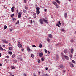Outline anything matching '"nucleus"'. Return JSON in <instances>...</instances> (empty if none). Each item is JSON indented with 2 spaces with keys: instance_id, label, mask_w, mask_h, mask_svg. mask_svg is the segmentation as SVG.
Segmentation results:
<instances>
[{
  "instance_id": "40",
  "label": "nucleus",
  "mask_w": 76,
  "mask_h": 76,
  "mask_svg": "<svg viewBox=\"0 0 76 76\" xmlns=\"http://www.w3.org/2000/svg\"><path fill=\"white\" fill-rule=\"evenodd\" d=\"M13 62L15 63H16V60H13Z\"/></svg>"
},
{
  "instance_id": "25",
  "label": "nucleus",
  "mask_w": 76,
  "mask_h": 76,
  "mask_svg": "<svg viewBox=\"0 0 76 76\" xmlns=\"http://www.w3.org/2000/svg\"><path fill=\"white\" fill-rule=\"evenodd\" d=\"M11 68L12 69H13V70H14V69H15V68L14 67V66H11Z\"/></svg>"
},
{
  "instance_id": "35",
  "label": "nucleus",
  "mask_w": 76,
  "mask_h": 76,
  "mask_svg": "<svg viewBox=\"0 0 76 76\" xmlns=\"http://www.w3.org/2000/svg\"><path fill=\"white\" fill-rule=\"evenodd\" d=\"M44 51H45V53H47V50H46V49H45Z\"/></svg>"
},
{
  "instance_id": "34",
  "label": "nucleus",
  "mask_w": 76,
  "mask_h": 76,
  "mask_svg": "<svg viewBox=\"0 0 76 76\" xmlns=\"http://www.w3.org/2000/svg\"><path fill=\"white\" fill-rule=\"evenodd\" d=\"M39 47L40 48H42V44H41L39 45Z\"/></svg>"
},
{
  "instance_id": "19",
  "label": "nucleus",
  "mask_w": 76,
  "mask_h": 76,
  "mask_svg": "<svg viewBox=\"0 0 76 76\" xmlns=\"http://www.w3.org/2000/svg\"><path fill=\"white\" fill-rule=\"evenodd\" d=\"M31 57H32V58H34V54H31Z\"/></svg>"
},
{
  "instance_id": "52",
  "label": "nucleus",
  "mask_w": 76,
  "mask_h": 76,
  "mask_svg": "<svg viewBox=\"0 0 76 76\" xmlns=\"http://www.w3.org/2000/svg\"><path fill=\"white\" fill-rule=\"evenodd\" d=\"M6 57H7V58H9V56H6Z\"/></svg>"
},
{
  "instance_id": "36",
  "label": "nucleus",
  "mask_w": 76,
  "mask_h": 76,
  "mask_svg": "<svg viewBox=\"0 0 76 76\" xmlns=\"http://www.w3.org/2000/svg\"><path fill=\"white\" fill-rule=\"evenodd\" d=\"M15 16V15L14 14H12L11 15V17H12V18L13 17Z\"/></svg>"
},
{
  "instance_id": "64",
  "label": "nucleus",
  "mask_w": 76,
  "mask_h": 76,
  "mask_svg": "<svg viewBox=\"0 0 76 76\" xmlns=\"http://www.w3.org/2000/svg\"><path fill=\"white\" fill-rule=\"evenodd\" d=\"M3 47H5V45H3Z\"/></svg>"
},
{
  "instance_id": "12",
  "label": "nucleus",
  "mask_w": 76,
  "mask_h": 76,
  "mask_svg": "<svg viewBox=\"0 0 76 76\" xmlns=\"http://www.w3.org/2000/svg\"><path fill=\"white\" fill-rule=\"evenodd\" d=\"M56 58L57 60H58L59 59V57L58 55H56Z\"/></svg>"
},
{
  "instance_id": "53",
  "label": "nucleus",
  "mask_w": 76,
  "mask_h": 76,
  "mask_svg": "<svg viewBox=\"0 0 76 76\" xmlns=\"http://www.w3.org/2000/svg\"><path fill=\"white\" fill-rule=\"evenodd\" d=\"M42 61H44V58H42L41 59Z\"/></svg>"
},
{
  "instance_id": "46",
  "label": "nucleus",
  "mask_w": 76,
  "mask_h": 76,
  "mask_svg": "<svg viewBox=\"0 0 76 76\" xmlns=\"http://www.w3.org/2000/svg\"><path fill=\"white\" fill-rule=\"evenodd\" d=\"M59 44H60V45H62V44H61V43H60V44H58L56 45V46H57L58 45H59Z\"/></svg>"
},
{
  "instance_id": "21",
  "label": "nucleus",
  "mask_w": 76,
  "mask_h": 76,
  "mask_svg": "<svg viewBox=\"0 0 76 76\" xmlns=\"http://www.w3.org/2000/svg\"><path fill=\"white\" fill-rule=\"evenodd\" d=\"M15 56H16V55H15V54H14L12 56V58H14V57H15Z\"/></svg>"
},
{
  "instance_id": "18",
  "label": "nucleus",
  "mask_w": 76,
  "mask_h": 76,
  "mask_svg": "<svg viewBox=\"0 0 76 76\" xmlns=\"http://www.w3.org/2000/svg\"><path fill=\"white\" fill-rule=\"evenodd\" d=\"M71 52L72 54H73V49H71Z\"/></svg>"
},
{
  "instance_id": "43",
  "label": "nucleus",
  "mask_w": 76,
  "mask_h": 76,
  "mask_svg": "<svg viewBox=\"0 0 76 76\" xmlns=\"http://www.w3.org/2000/svg\"><path fill=\"white\" fill-rule=\"evenodd\" d=\"M69 57L70 58H72V55L71 54L69 55Z\"/></svg>"
},
{
  "instance_id": "59",
  "label": "nucleus",
  "mask_w": 76,
  "mask_h": 76,
  "mask_svg": "<svg viewBox=\"0 0 76 76\" xmlns=\"http://www.w3.org/2000/svg\"><path fill=\"white\" fill-rule=\"evenodd\" d=\"M30 22H31V24L32 23V20H31Z\"/></svg>"
},
{
  "instance_id": "27",
  "label": "nucleus",
  "mask_w": 76,
  "mask_h": 76,
  "mask_svg": "<svg viewBox=\"0 0 76 76\" xmlns=\"http://www.w3.org/2000/svg\"><path fill=\"white\" fill-rule=\"evenodd\" d=\"M56 26H57L58 27H60V25L58 24H56Z\"/></svg>"
},
{
  "instance_id": "23",
  "label": "nucleus",
  "mask_w": 76,
  "mask_h": 76,
  "mask_svg": "<svg viewBox=\"0 0 76 76\" xmlns=\"http://www.w3.org/2000/svg\"><path fill=\"white\" fill-rule=\"evenodd\" d=\"M64 53L65 54L67 53V50H64Z\"/></svg>"
},
{
  "instance_id": "29",
  "label": "nucleus",
  "mask_w": 76,
  "mask_h": 76,
  "mask_svg": "<svg viewBox=\"0 0 76 76\" xmlns=\"http://www.w3.org/2000/svg\"><path fill=\"white\" fill-rule=\"evenodd\" d=\"M58 23H59V25H60L61 26V23H60V21H59L58 22Z\"/></svg>"
},
{
  "instance_id": "31",
  "label": "nucleus",
  "mask_w": 76,
  "mask_h": 76,
  "mask_svg": "<svg viewBox=\"0 0 76 76\" xmlns=\"http://www.w3.org/2000/svg\"><path fill=\"white\" fill-rule=\"evenodd\" d=\"M19 20H18V21H17V22L16 23V24H19Z\"/></svg>"
},
{
  "instance_id": "13",
  "label": "nucleus",
  "mask_w": 76,
  "mask_h": 76,
  "mask_svg": "<svg viewBox=\"0 0 76 76\" xmlns=\"http://www.w3.org/2000/svg\"><path fill=\"white\" fill-rule=\"evenodd\" d=\"M40 9V8L39 7H37L36 8V10H39Z\"/></svg>"
},
{
  "instance_id": "56",
  "label": "nucleus",
  "mask_w": 76,
  "mask_h": 76,
  "mask_svg": "<svg viewBox=\"0 0 76 76\" xmlns=\"http://www.w3.org/2000/svg\"><path fill=\"white\" fill-rule=\"evenodd\" d=\"M48 54H50V51H48Z\"/></svg>"
},
{
  "instance_id": "7",
  "label": "nucleus",
  "mask_w": 76,
  "mask_h": 76,
  "mask_svg": "<svg viewBox=\"0 0 76 76\" xmlns=\"http://www.w3.org/2000/svg\"><path fill=\"white\" fill-rule=\"evenodd\" d=\"M39 57H42L43 56V53L42 52L40 53L39 55Z\"/></svg>"
},
{
  "instance_id": "61",
  "label": "nucleus",
  "mask_w": 76,
  "mask_h": 76,
  "mask_svg": "<svg viewBox=\"0 0 76 76\" xmlns=\"http://www.w3.org/2000/svg\"><path fill=\"white\" fill-rule=\"evenodd\" d=\"M48 68H46L45 69V70H48Z\"/></svg>"
},
{
  "instance_id": "58",
  "label": "nucleus",
  "mask_w": 76,
  "mask_h": 76,
  "mask_svg": "<svg viewBox=\"0 0 76 76\" xmlns=\"http://www.w3.org/2000/svg\"><path fill=\"white\" fill-rule=\"evenodd\" d=\"M23 75H24V76H26V74L24 73Z\"/></svg>"
},
{
  "instance_id": "5",
  "label": "nucleus",
  "mask_w": 76,
  "mask_h": 76,
  "mask_svg": "<svg viewBox=\"0 0 76 76\" xmlns=\"http://www.w3.org/2000/svg\"><path fill=\"white\" fill-rule=\"evenodd\" d=\"M64 66L62 65H59V67L61 69H64Z\"/></svg>"
},
{
  "instance_id": "50",
  "label": "nucleus",
  "mask_w": 76,
  "mask_h": 76,
  "mask_svg": "<svg viewBox=\"0 0 76 76\" xmlns=\"http://www.w3.org/2000/svg\"><path fill=\"white\" fill-rule=\"evenodd\" d=\"M0 48L1 50V51H3V48H2L1 47Z\"/></svg>"
},
{
  "instance_id": "62",
  "label": "nucleus",
  "mask_w": 76,
  "mask_h": 76,
  "mask_svg": "<svg viewBox=\"0 0 76 76\" xmlns=\"http://www.w3.org/2000/svg\"><path fill=\"white\" fill-rule=\"evenodd\" d=\"M24 3H26V1H24Z\"/></svg>"
},
{
  "instance_id": "42",
  "label": "nucleus",
  "mask_w": 76,
  "mask_h": 76,
  "mask_svg": "<svg viewBox=\"0 0 76 76\" xmlns=\"http://www.w3.org/2000/svg\"><path fill=\"white\" fill-rule=\"evenodd\" d=\"M12 20H14L15 21V20H16V18H12Z\"/></svg>"
},
{
  "instance_id": "33",
  "label": "nucleus",
  "mask_w": 76,
  "mask_h": 76,
  "mask_svg": "<svg viewBox=\"0 0 76 76\" xmlns=\"http://www.w3.org/2000/svg\"><path fill=\"white\" fill-rule=\"evenodd\" d=\"M6 28H7V26L6 25H5L4 26V29H6Z\"/></svg>"
},
{
  "instance_id": "16",
  "label": "nucleus",
  "mask_w": 76,
  "mask_h": 76,
  "mask_svg": "<svg viewBox=\"0 0 76 76\" xmlns=\"http://www.w3.org/2000/svg\"><path fill=\"white\" fill-rule=\"evenodd\" d=\"M3 41L5 43H7L8 42L6 40H3Z\"/></svg>"
},
{
  "instance_id": "54",
  "label": "nucleus",
  "mask_w": 76,
  "mask_h": 76,
  "mask_svg": "<svg viewBox=\"0 0 76 76\" xmlns=\"http://www.w3.org/2000/svg\"><path fill=\"white\" fill-rule=\"evenodd\" d=\"M44 11H45V12H47V9H45Z\"/></svg>"
},
{
  "instance_id": "26",
  "label": "nucleus",
  "mask_w": 76,
  "mask_h": 76,
  "mask_svg": "<svg viewBox=\"0 0 76 76\" xmlns=\"http://www.w3.org/2000/svg\"><path fill=\"white\" fill-rule=\"evenodd\" d=\"M9 49L10 50H11V51L12 50V48L10 47H9Z\"/></svg>"
},
{
  "instance_id": "41",
  "label": "nucleus",
  "mask_w": 76,
  "mask_h": 76,
  "mask_svg": "<svg viewBox=\"0 0 76 76\" xmlns=\"http://www.w3.org/2000/svg\"><path fill=\"white\" fill-rule=\"evenodd\" d=\"M16 13H19V12L18 11V10H16Z\"/></svg>"
},
{
  "instance_id": "44",
  "label": "nucleus",
  "mask_w": 76,
  "mask_h": 76,
  "mask_svg": "<svg viewBox=\"0 0 76 76\" xmlns=\"http://www.w3.org/2000/svg\"><path fill=\"white\" fill-rule=\"evenodd\" d=\"M61 31H63V32H64V31H65L64 30V29H61Z\"/></svg>"
},
{
  "instance_id": "2",
  "label": "nucleus",
  "mask_w": 76,
  "mask_h": 76,
  "mask_svg": "<svg viewBox=\"0 0 76 76\" xmlns=\"http://www.w3.org/2000/svg\"><path fill=\"white\" fill-rule=\"evenodd\" d=\"M18 47L20 48H21L22 47V45H21V44H20V43L19 42H18Z\"/></svg>"
},
{
  "instance_id": "4",
  "label": "nucleus",
  "mask_w": 76,
  "mask_h": 76,
  "mask_svg": "<svg viewBox=\"0 0 76 76\" xmlns=\"http://www.w3.org/2000/svg\"><path fill=\"white\" fill-rule=\"evenodd\" d=\"M42 20L43 22H45V23H47V24H48V22H47V20H45V19L44 18H43Z\"/></svg>"
},
{
  "instance_id": "32",
  "label": "nucleus",
  "mask_w": 76,
  "mask_h": 76,
  "mask_svg": "<svg viewBox=\"0 0 76 76\" xmlns=\"http://www.w3.org/2000/svg\"><path fill=\"white\" fill-rule=\"evenodd\" d=\"M56 1L57 3H60V1H59L58 0H56Z\"/></svg>"
},
{
  "instance_id": "3",
  "label": "nucleus",
  "mask_w": 76,
  "mask_h": 76,
  "mask_svg": "<svg viewBox=\"0 0 76 76\" xmlns=\"http://www.w3.org/2000/svg\"><path fill=\"white\" fill-rule=\"evenodd\" d=\"M39 22L40 23L41 25H42L43 24V21L42 20V19H39Z\"/></svg>"
},
{
  "instance_id": "63",
  "label": "nucleus",
  "mask_w": 76,
  "mask_h": 76,
  "mask_svg": "<svg viewBox=\"0 0 76 76\" xmlns=\"http://www.w3.org/2000/svg\"><path fill=\"white\" fill-rule=\"evenodd\" d=\"M21 50H22V51H23L24 50V49H22Z\"/></svg>"
},
{
  "instance_id": "11",
  "label": "nucleus",
  "mask_w": 76,
  "mask_h": 76,
  "mask_svg": "<svg viewBox=\"0 0 76 76\" xmlns=\"http://www.w3.org/2000/svg\"><path fill=\"white\" fill-rule=\"evenodd\" d=\"M64 16L65 18H67V13H65L64 14Z\"/></svg>"
},
{
  "instance_id": "15",
  "label": "nucleus",
  "mask_w": 76,
  "mask_h": 76,
  "mask_svg": "<svg viewBox=\"0 0 76 76\" xmlns=\"http://www.w3.org/2000/svg\"><path fill=\"white\" fill-rule=\"evenodd\" d=\"M24 8L26 10H28V7L25 6L24 7Z\"/></svg>"
},
{
  "instance_id": "39",
  "label": "nucleus",
  "mask_w": 76,
  "mask_h": 76,
  "mask_svg": "<svg viewBox=\"0 0 76 76\" xmlns=\"http://www.w3.org/2000/svg\"><path fill=\"white\" fill-rule=\"evenodd\" d=\"M9 54L11 55H12V53L11 52H9Z\"/></svg>"
},
{
  "instance_id": "28",
  "label": "nucleus",
  "mask_w": 76,
  "mask_h": 76,
  "mask_svg": "<svg viewBox=\"0 0 76 76\" xmlns=\"http://www.w3.org/2000/svg\"><path fill=\"white\" fill-rule=\"evenodd\" d=\"M32 46L33 47H35V48H37V46H36L35 45H32Z\"/></svg>"
},
{
  "instance_id": "8",
  "label": "nucleus",
  "mask_w": 76,
  "mask_h": 76,
  "mask_svg": "<svg viewBox=\"0 0 76 76\" xmlns=\"http://www.w3.org/2000/svg\"><path fill=\"white\" fill-rule=\"evenodd\" d=\"M48 38H52V35L51 34H48Z\"/></svg>"
},
{
  "instance_id": "14",
  "label": "nucleus",
  "mask_w": 76,
  "mask_h": 76,
  "mask_svg": "<svg viewBox=\"0 0 76 76\" xmlns=\"http://www.w3.org/2000/svg\"><path fill=\"white\" fill-rule=\"evenodd\" d=\"M52 3H53V4H54L55 6H56V5H57V3L55 2H53Z\"/></svg>"
},
{
  "instance_id": "10",
  "label": "nucleus",
  "mask_w": 76,
  "mask_h": 76,
  "mask_svg": "<svg viewBox=\"0 0 76 76\" xmlns=\"http://www.w3.org/2000/svg\"><path fill=\"white\" fill-rule=\"evenodd\" d=\"M11 11L12 13L14 12V7H12L11 8Z\"/></svg>"
},
{
  "instance_id": "37",
  "label": "nucleus",
  "mask_w": 76,
  "mask_h": 76,
  "mask_svg": "<svg viewBox=\"0 0 76 76\" xmlns=\"http://www.w3.org/2000/svg\"><path fill=\"white\" fill-rule=\"evenodd\" d=\"M38 62L39 63H41V61H40L39 59H38Z\"/></svg>"
},
{
  "instance_id": "38",
  "label": "nucleus",
  "mask_w": 76,
  "mask_h": 76,
  "mask_svg": "<svg viewBox=\"0 0 76 76\" xmlns=\"http://www.w3.org/2000/svg\"><path fill=\"white\" fill-rule=\"evenodd\" d=\"M55 6H56V9H57V8H58V6L57 5Z\"/></svg>"
},
{
  "instance_id": "30",
  "label": "nucleus",
  "mask_w": 76,
  "mask_h": 76,
  "mask_svg": "<svg viewBox=\"0 0 76 76\" xmlns=\"http://www.w3.org/2000/svg\"><path fill=\"white\" fill-rule=\"evenodd\" d=\"M23 12H24V13H26V10H23Z\"/></svg>"
},
{
  "instance_id": "51",
  "label": "nucleus",
  "mask_w": 76,
  "mask_h": 76,
  "mask_svg": "<svg viewBox=\"0 0 76 76\" xmlns=\"http://www.w3.org/2000/svg\"><path fill=\"white\" fill-rule=\"evenodd\" d=\"M62 25H63V26H64V23L63 22L62 23Z\"/></svg>"
},
{
  "instance_id": "45",
  "label": "nucleus",
  "mask_w": 76,
  "mask_h": 76,
  "mask_svg": "<svg viewBox=\"0 0 76 76\" xmlns=\"http://www.w3.org/2000/svg\"><path fill=\"white\" fill-rule=\"evenodd\" d=\"M33 17H34V18H36L37 17V16H36V15H34Z\"/></svg>"
},
{
  "instance_id": "6",
  "label": "nucleus",
  "mask_w": 76,
  "mask_h": 76,
  "mask_svg": "<svg viewBox=\"0 0 76 76\" xmlns=\"http://www.w3.org/2000/svg\"><path fill=\"white\" fill-rule=\"evenodd\" d=\"M36 14L37 15H39V14L40 13V11H39V10H36Z\"/></svg>"
},
{
  "instance_id": "9",
  "label": "nucleus",
  "mask_w": 76,
  "mask_h": 76,
  "mask_svg": "<svg viewBox=\"0 0 76 76\" xmlns=\"http://www.w3.org/2000/svg\"><path fill=\"white\" fill-rule=\"evenodd\" d=\"M64 56L65 58H66V60H69V57L67 56L66 55H64Z\"/></svg>"
},
{
  "instance_id": "48",
  "label": "nucleus",
  "mask_w": 76,
  "mask_h": 76,
  "mask_svg": "<svg viewBox=\"0 0 76 76\" xmlns=\"http://www.w3.org/2000/svg\"><path fill=\"white\" fill-rule=\"evenodd\" d=\"M62 73H65V71H64V70H62Z\"/></svg>"
},
{
  "instance_id": "60",
  "label": "nucleus",
  "mask_w": 76,
  "mask_h": 76,
  "mask_svg": "<svg viewBox=\"0 0 76 76\" xmlns=\"http://www.w3.org/2000/svg\"><path fill=\"white\" fill-rule=\"evenodd\" d=\"M19 59H20V60H22V58H21V57L19 58Z\"/></svg>"
},
{
  "instance_id": "49",
  "label": "nucleus",
  "mask_w": 76,
  "mask_h": 76,
  "mask_svg": "<svg viewBox=\"0 0 76 76\" xmlns=\"http://www.w3.org/2000/svg\"><path fill=\"white\" fill-rule=\"evenodd\" d=\"M33 13L34 15H36V13H35L34 12H33Z\"/></svg>"
},
{
  "instance_id": "1",
  "label": "nucleus",
  "mask_w": 76,
  "mask_h": 76,
  "mask_svg": "<svg viewBox=\"0 0 76 76\" xmlns=\"http://www.w3.org/2000/svg\"><path fill=\"white\" fill-rule=\"evenodd\" d=\"M22 12H19L18 13V17L19 18H20L21 17V15H22Z\"/></svg>"
},
{
  "instance_id": "17",
  "label": "nucleus",
  "mask_w": 76,
  "mask_h": 76,
  "mask_svg": "<svg viewBox=\"0 0 76 76\" xmlns=\"http://www.w3.org/2000/svg\"><path fill=\"white\" fill-rule=\"evenodd\" d=\"M70 66L72 67H74V66H73V63H70Z\"/></svg>"
},
{
  "instance_id": "57",
  "label": "nucleus",
  "mask_w": 76,
  "mask_h": 76,
  "mask_svg": "<svg viewBox=\"0 0 76 76\" xmlns=\"http://www.w3.org/2000/svg\"><path fill=\"white\" fill-rule=\"evenodd\" d=\"M1 66H2V64H0V67H1Z\"/></svg>"
},
{
  "instance_id": "24",
  "label": "nucleus",
  "mask_w": 76,
  "mask_h": 76,
  "mask_svg": "<svg viewBox=\"0 0 76 76\" xmlns=\"http://www.w3.org/2000/svg\"><path fill=\"white\" fill-rule=\"evenodd\" d=\"M47 41H48V42H50V39L48 38L47 39Z\"/></svg>"
},
{
  "instance_id": "55",
  "label": "nucleus",
  "mask_w": 76,
  "mask_h": 76,
  "mask_svg": "<svg viewBox=\"0 0 76 76\" xmlns=\"http://www.w3.org/2000/svg\"><path fill=\"white\" fill-rule=\"evenodd\" d=\"M9 45H10V46H12V45H11V44L9 43Z\"/></svg>"
},
{
  "instance_id": "20",
  "label": "nucleus",
  "mask_w": 76,
  "mask_h": 76,
  "mask_svg": "<svg viewBox=\"0 0 76 76\" xmlns=\"http://www.w3.org/2000/svg\"><path fill=\"white\" fill-rule=\"evenodd\" d=\"M42 76H48V75L47 74H45L43 75Z\"/></svg>"
},
{
  "instance_id": "22",
  "label": "nucleus",
  "mask_w": 76,
  "mask_h": 76,
  "mask_svg": "<svg viewBox=\"0 0 76 76\" xmlns=\"http://www.w3.org/2000/svg\"><path fill=\"white\" fill-rule=\"evenodd\" d=\"M27 49L28 51H30V48H29L28 47H27Z\"/></svg>"
},
{
  "instance_id": "47",
  "label": "nucleus",
  "mask_w": 76,
  "mask_h": 76,
  "mask_svg": "<svg viewBox=\"0 0 76 76\" xmlns=\"http://www.w3.org/2000/svg\"><path fill=\"white\" fill-rule=\"evenodd\" d=\"M72 61L73 63H75V61H74V60H72Z\"/></svg>"
}]
</instances>
